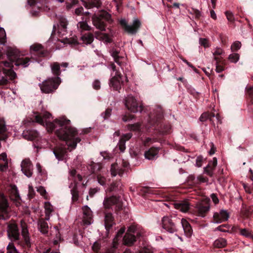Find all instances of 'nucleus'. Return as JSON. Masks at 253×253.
<instances>
[{
  "label": "nucleus",
  "mask_w": 253,
  "mask_h": 253,
  "mask_svg": "<svg viewBox=\"0 0 253 253\" xmlns=\"http://www.w3.org/2000/svg\"><path fill=\"white\" fill-rule=\"evenodd\" d=\"M48 132L55 131L58 137L65 141L70 151L75 149L77 144L81 141L80 137H76L78 134L76 128L70 126V121L65 117L55 119L53 122H46Z\"/></svg>",
  "instance_id": "f257e3e1"
},
{
  "label": "nucleus",
  "mask_w": 253,
  "mask_h": 253,
  "mask_svg": "<svg viewBox=\"0 0 253 253\" xmlns=\"http://www.w3.org/2000/svg\"><path fill=\"white\" fill-rule=\"evenodd\" d=\"M7 56L9 61H0V66L2 65L5 67H9L10 69L5 70L4 73L9 77L11 81L15 79L16 73L12 70L14 67L13 64L16 66H22L26 67L29 65L30 59L28 57H20L19 51L13 48H9L7 51ZM2 58V55L0 52V60Z\"/></svg>",
  "instance_id": "f03ea898"
},
{
  "label": "nucleus",
  "mask_w": 253,
  "mask_h": 253,
  "mask_svg": "<svg viewBox=\"0 0 253 253\" xmlns=\"http://www.w3.org/2000/svg\"><path fill=\"white\" fill-rule=\"evenodd\" d=\"M92 24L98 30L102 32L106 31L107 23H111L113 20L111 15L105 10H100L91 17Z\"/></svg>",
  "instance_id": "7ed1b4c3"
},
{
  "label": "nucleus",
  "mask_w": 253,
  "mask_h": 253,
  "mask_svg": "<svg viewBox=\"0 0 253 253\" xmlns=\"http://www.w3.org/2000/svg\"><path fill=\"white\" fill-rule=\"evenodd\" d=\"M150 122L152 125L155 126V129L158 131L161 135H164L170 132V126L169 125H166L161 123L163 118L162 112H159L156 116L151 114L149 116Z\"/></svg>",
  "instance_id": "20e7f679"
},
{
  "label": "nucleus",
  "mask_w": 253,
  "mask_h": 253,
  "mask_svg": "<svg viewBox=\"0 0 253 253\" xmlns=\"http://www.w3.org/2000/svg\"><path fill=\"white\" fill-rule=\"evenodd\" d=\"M61 83L59 77L52 78L40 84L42 91L45 93H49L54 91Z\"/></svg>",
  "instance_id": "39448f33"
},
{
  "label": "nucleus",
  "mask_w": 253,
  "mask_h": 253,
  "mask_svg": "<svg viewBox=\"0 0 253 253\" xmlns=\"http://www.w3.org/2000/svg\"><path fill=\"white\" fill-rule=\"evenodd\" d=\"M120 24L126 32L131 35H135L138 32L141 25L138 19L134 20L132 25H128L125 19H121Z\"/></svg>",
  "instance_id": "423d86ee"
},
{
  "label": "nucleus",
  "mask_w": 253,
  "mask_h": 253,
  "mask_svg": "<svg viewBox=\"0 0 253 253\" xmlns=\"http://www.w3.org/2000/svg\"><path fill=\"white\" fill-rule=\"evenodd\" d=\"M125 105L127 109L132 113L141 112L143 107L139 105L136 99L131 95H128L126 99Z\"/></svg>",
  "instance_id": "0eeeda50"
},
{
  "label": "nucleus",
  "mask_w": 253,
  "mask_h": 253,
  "mask_svg": "<svg viewBox=\"0 0 253 253\" xmlns=\"http://www.w3.org/2000/svg\"><path fill=\"white\" fill-rule=\"evenodd\" d=\"M30 52L32 57L37 56L38 57H44L47 55L48 52L44 50L43 46L39 43H35L31 46Z\"/></svg>",
  "instance_id": "6e6552de"
},
{
  "label": "nucleus",
  "mask_w": 253,
  "mask_h": 253,
  "mask_svg": "<svg viewBox=\"0 0 253 253\" xmlns=\"http://www.w3.org/2000/svg\"><path fill=\"white\" fill-rule=\"evenodd\" d=\"M125 204L122 201L120 196H112L106 197L103 202V206H124Z\"/></svg>",
  "instance_id": "1a4fd4ad"
},
{
  "label": "nucleus",
  "mask_w": 253,
  "mask_h": 253,
  "mask_svg": "<svg viewBox=\"0 0 253 253\" xmlns=\"http://www.w3.org/2000/svg\"><path fill=\"white\" fill-rule=\"evenodd\" d=\"M162 222L163 228L169 232L173 233L176 231L175 224L170 217L164 216L162 220Z\"/></svg>",
  "instance_id": "9d476101"
},
{
  "label": "nucleus",
  "mask_w": 253,
  "mask_h": 253,
  "mask_svg": "<svg viewBox=\"0 0 253 253\" xmlns=\"http://www.w3.org/2000/svg\"><path fill=\"white\" fill-rule=\"evenodd\" d=\"M7 234L8 237L13 241H16L19 239V233L17 225L14 223H11L8 225Z\"/></svg>",
  "instance_id": "9b49d317"
},
{
  "label": "nucleus",
  "mask_w": 253,
  "mask_h": 253,
  "mask_svg": "<svg viewBox=\"0 0 253 253\" xmlns=\"http://www.w3.org/2000/svg\"><path fill=\"white\" fill-rule=\"evenodd\" d=\"M21 170L27 177H30L32 175L33 166L29 159H25L22 161L21 164Z\"/></svg>",
  "instance_id": "f8f14e48"
},
{
  "label": "nucleus",
  "mask_w": 253,
  "mask_h": 253,
  "mask_svg": "<svg viewBox=\"0 0 253 253\" xmlns=\"http://www.w3.org/2000/svg\"><path fill=\"white\" fill-rule=\"evenodd\" d=\"M83 223L84 225H89L92 222V211L89 207H83Z\"/></svg>",
  "instance_id": "ddd939ff"
},
{
  "label": "nucleus",
  "mask_w": 253,
  "mask_h": 253,
  "mask_svg": "<svg viewBox=\"0 0 253 253\" xmlns=\"http://www.w3.org/2000/svg\"><path fill=\"white\" fill-rule=\"evenodd\" d=\"M230 216V212L225 210H221L219 212H216L213 215V218L216 223H221L227 221Z\"/></svg>",
  "instance_id": "4468645a"
},
{
  "label": "nucleus",
  "mask_w": 253,
  "mask_h": 253,
  "mask_svg": "<svg viewBox=\"0 0 253 253\" xmlns=\"http://www.w3.org/2000/svg\"><path fill=\"white\" fill-rule=\"evenodd\" d=\"M122 76L121 73L117 72L116 75L110 80L109 85L111 87H113L114 89L119 91L121 88V80Z\"/></svg>",
  "instance_id": "2eb2a0df"
},
{
  "label": "nucleus",
  "mask_w": 253,
  "mask_h": 253,
  "mask_svg": "<svg viewBox=\"0 0 253 253\" xmlns=\"http://www.w3.org/2000/svg\"><path fill=\"white\" fill-rule=\"evenodd\" d=\"M217 164V160L215 157H214L212 161L209 162L208 165L204 168V172L210 177L213 175V171L214 170Z\"/></svg>",
  "instance_id": "dca6fc26"
},
{
  "label": "nucleus",
  "mask_w": 253,
  "mask_h": 253,
  "mask_svg": "<svg viewBox=\"0 0 253 253\" xmlns=\"http://www.w3.org/2000/svg\"><path fill=\"white\" fill-rule=\"evenodd\" d=\"M10 198L12 201H13L15 203V206H18V204H21V198L18 193V190L15 185H11L10 192Z\"/></svg>",
  "instance_id": "f3484780"
},
{
  "label": "nucleus",
  "mask_w": 253,
  "mask_h": 253,
  "mask_svg": "<svg viewBox=\"0 0 253 253\" xmlns=\"http://www.w3.org/2000/svg\"><path fill=\"white\" fill-rule=\"evenodd\" d=\"M160 148L158 147H152L148 150L146 151L144 153L145 158L149 160H155L158 158V154Z\"/></svg>",
  "instance_id": "a211bd4d"
},
{
  "label": "nucleus",
  "mask_w": 253,
  "mask_h": 253,
  "mask_svg": "<svg viewBox=\"0 0 253 253\" xmlns=\"http://www.w3.org/2000/svg\"><path fill=\"white\" fill-rule=\"evenodd\" d=\"M50 0H28V2L30 6H33L39 3L43 7L38 6V8L41 10L42 9L44 11H48L50 9L48 4L50 2Z\"/></svg>",
  "instance_id": "6ab92c4d"
},
{
  "label": "nucleus",
  "mask_w": 253,
  "mask_h": 253,
  "mask_svg": "<svg viewBox=\"0 0 253 253\" xmlns=\"http://www.w3.org/2000/svg\"><path fill=\"white\" fill-rule=\"evenodd\" d=\"M84 6L87 9H90L93 7L99 8L102 5L101 0H83Z\"/></svg>",
  "instance_id": "aec40b11"
},
{
  "label": "nucleus",
  "mask_w": 253,
  "mask_h": 253,
  "mask_svg": "<svg viewBox=\"0 0 253 253\" xmlns=\"http://www.w3.org/2000/svg\"><path fill=\"white\" fill-rule=\"evenodd\" d=\"M53 152L58 160H63L66 153L67 150L65 148L60 146H56L53 149Z\"/></svg>",
  "instance_id": "412c9836"
},
{
  "label": "nucleus",
  "mask_w": 253,
  "mask_h": 253,
  "mask_svg": "<svg viewBox=\"0 0 253 253\" xmlns=\"http://www.w3.org/2000/svg\"><path fill=\"white\" fill-rule=\"evenodd\" d=\"M23 137L28 140H34L39 136V133L35 130H25L22 133Z\"/></svg>",
  "instance_id": "4be33fe9"
},
{
  "label": "nucleus",
  "mask_w": 253,
  "mask_h": 253,
  "mask_svg": "<svg viewBox=\"0 0 253 253\" xmlns=\"http://www.w3.org/2000/svg\"><path fill=\"white\" fill-rule=\"evenodd\" d=\"M21 227L22 236L24 240L25 244L28 247H30L31 246V244L27 226L25 222H21Z\"/></svg>",
  "instance_id": "5701e85b"
},
{
  "label": "nucleus",
  "mask_w": 253,
  "mask_h": 253,
  "mask_svg": "<svg viewBox=\"0 0 253 253\" xmlns=\"http://www.w3.org/2000/svg\"><path fill=\"white\" fill-rule=\"evenodd\" d=\"M135 191L138 194L142 196H146L147 194H153L154 190L149 187H137Z\"/></svg>",
  "instance_id": "b1692460"
},
{
  "label": "nucleus",
  "mask_w": 253,
  "mask_h": 253,
  "mask_svg": "<svg viewBox=\"0 0 253 253\" xmlns=\"http://www.w3.org/2000/svg\"><path fill=\"white\" fill-rule=\"evenodd\" d=\"M51 116V114L47 112H44L42 116L39 114L38 113H35V115L34 116V120L36 122L42 125H44V122L43 119H49L50 117Z\"/></svg>",
  "instance_id": "393cba45"
},
{
  "label": "nucleus",
  "mask_w": 253,
  "mask_h": 253,
  "mask_svg": "<svg viewBox=\"0 0 253 253\" xmlns=\"http://www.w3.org/2000/svg\"><path fill=\"white\" fill-rule=\"evenodd\" d=\"M114 224V218L111 213H106L105 216V226L107 230H109Z\"/></svg>",
  "instance_id": "a878e982"
},
{
  "label": "nucleus",
  "mask_w": 253,
  "mask_h": 253,
  "mask_svg": "<svg viewBox=\"0 0 253 253\" xmlns=\"http://www.w3.org/2000/svg\"><path fill=\"white\" fill-rule=\"evenodd\" d=\"M124 244L127 246H131L136 241L134 235L126 233L124 237Z\"/></svg>",
  "instance_id": "bb28decb"
},
{
  "label": "nucleus",
  "mask_w": 253,
  "mask_h": 253,
  "mask_svg": "<svg viewBox=\"0 0 253 253\" xmlns=\"http://www.w3.org/2000/svg\"><path fill=\"white\" fill-rule=\"evenodd\" d=\"M181 224L187 236L190 237L192 233V229L190 224L185 219L181 220Z\"/></svg>",
  "instance_id": "cd10ccee"
},
{
  "label": "nucleus",
  "mask_w": 253,
  "mask_h": 253,
  "mask_svg": "<svg viewBox=\"0 0 253 253\" xmlns=\"http://www.w3.org/2000/svg\"><path fill=\"white\" fill-rule=\"evenodd\" d=\"M195 210L194 214L198 216H204L209 211L210 207H195Z\"/></svg>",
  "instance_id": "c85d7f7f"
},
{
  "label": "nucleus",
  "mask_w": 253,
  "mask_h": 253,
  "mask_svg": "<svg viewBox=\"0 0 253 253\" xmlns=\"http://www.w3.org/2000/svg\"><path fill=\"white\" fill-rule=\"evenodd\" d=\"M83 42L86 44L91 43L94 40V36L93 34L87 33L83 35L81 38Z\"/></svg>",
  "instance_id": "c756f323"
},
{
  "label": "nucleus",
  "mask_w": 253,
  "mask_h": 253,
  "mask_svg": "<svg viewBox=\"0 0 253 253\" xmlns=\"http://www.w3.org/2000/svg\"><path fill=\"white\" fill-rule=\"evenodd\" d=\"M38 228L42 234H46L48 231V226L47 223L42 219L38 222Z\"/></svg>",
  "instance_id": "7c9ffc66"
},
{
  "label": "nucleus",
  "mask_w": 253,
  "mask_h": 253,
  "mask_svg": "<svg viewBox=\"0 0 253 253\" xmlns=\"http://www.w3.org/2000/svg\"><path fill=\"white\" fill-rule=\"evenodd\" d=\"M215 117V114L212 112H207L203 113L200 116L199 120L201 122H205L209 120L211 123H213L212 118Z\"/></svg>",
  "instance_id": "2f4dec72"
},
{
  "label": "nucleus",
  "mask_w": 253,
  "mask_h": 253,
  "mask_svg": "<svg viewBox=\"0 0 253 253\" xmlns=\"http://www.w3.org/2000/svg\"><path fill=\"white\" fill-rule=\"evenodd\" d=\"M52 72L54 75L58 77L61 74L60 65L58 62H53L50 65Z\"/></svg>",
  "instance_id": "473e14b6"
},
{
  "label": "nucleus",
  "mask_w": 253,
  "mask_h": 253,
  "mask_svg": "<svg viewBox=\"0 0 253 253\" xmlns=\"http://www.w3.org/2000/svg\"><path fill=\"white\" fill-rule=\"evenodd\" d=\"M8 207H0V219L5 220L9 218Z\"/></svg>",
  "instance_id": "72a5a7b5"
},
{
  "label": "nucleus",
  "mask_w": 253,
  "mask_h": 253,
  "mask_svg": "<svg viewBox=\"0 0 253 253\" xmlns=\"http://www.w3.org/2000/svg\"><path fill=\"white\" fill-rule=\"evenodd\" d=\"M82 21L78 23V26L83 30L88 31L92 30V28L87 23L88 21H85L84 17H82Z\"/></svg>",
  "instance_id": "f704fd0d"
},
{
  "label": "nucleus",
  "mask_w": 253,
  "mask_h": 253,
  "mask_svg": "<svg viewBox=\"0 0 253 253\" xmlns=\"http://www.w3.org/2000/svg\"><path fill=\"white\" fill-rule=\"evenodd\" d=\"M253 207H242L241 214L243 216H248L253 212Z\"/></svg>",
  "instance_id": "c9c22d12"
},
{
  "label": "nucleus",
  "mask_w": 253,
  "mask_h": 253,
  "mask_svg": "<svg viewBox=\"0 0 253 253\" xmlns=\"http://www.w3.org/2000/svg\"><path fill=\"white\" fill-rule=\"evenodd\" d=\"M227 244L226 240L222 238L216 240L213 243V246L218 248L224 247Z\"/></svg>",
  "instance_id": "e433bc0d"
},
{
  "label": "nucleus",
  "mask_w": 253,
  "mask_h": 253,
  "mask_svg": "<svg viewBox=\"0 0 253 253\" xmlns=\"http://www.w3.org/2000/svg\"><path fill=\"white\" fill-rule=\"evenodd\" d=\"M119 53L120 51L119 50L115 49H113L111 51V56L114 58V61L118 64L121 65V62L120 60L123 57L119 55Z\"/></svg>",
  "instance_id": "4c0bfd02"
},
{
  "label": "nucleus",
  "mask_w": 253,
  "mask_h": 253,
  "mask_svg": "<svg viewBox=\"0 0 253 253\" xmlns=\"http://www.w3.org/2000/svg\"><path fill=\"white\" fill-rule=\"evenodd\" d=\"M120 185L121 182L120 181L113 182L110 184L107 191L110 192L116 191L118 190L119 187H121Z\"/></svg>",
  "instance_id": "58836bf2"
},
{
  "label": "nucleus",
  "mask_w": 253,
  "mask_h": 253,
  "mask_svg": "<svg viewBox=\"0 0 253 253\" xmlns=\"http://www.w3.org/2000/svg\"><path fill=\"white\" fill-rule=\"evenodd\" d=\"M71 193L72 196V201L73 202L77 201L79 198V192L76 185L71 190Z\"/></svg>",
  "instance_id": "ea45409f"
},
{
  "label": "nucleus",
  "mask_w": 253,
  "mask_h": 253,
  "mask_svg": "<svg viewBox=\"0 0 253 253\" xmlns=\"http://www.w3.org/2000/svg\"><path fill=\"white\" fill-rule=\"evenodd\" d=\"M125 231V227H122L118 232L117 234L116 235L115 238L114 239L113 243V248L114 249L116 248L117 246V239L119 237H121L122 235L124 233Z\"/></svg>",
  "instance_id": "a19ab883"
},
{
  "label": "nucleus",
  "mask_w": 253,
  "mask_h": 253,
  "mask_svg": "<svg viewBox=\"0 0 253 253\" xmlns=\"http://www.w3.org/2000/svg\"><path fill=\"white\" fill-rule=\"evenodd\" d=\"M60 26L62 28V30L65 32L67 29V26L68 25V21L67 19L63 17H60L59 19Z\"/></svg>",
  "instance_id": "79ce46f5"
},
{
  "label": "nucleus",
  "mask_w": 253,
  "mask_h": 253,
  "mask_svg": "<svg viewBox=\"0 0 253 253\" xmlns=\"http://www.w3.org/2000/svg\"><path fill=\"white\" fill-rule=\"evenodd\" d=\"M240 233L242 236L253 239V235L251 234V232L249 230L246 229H240Z\"/></svg>",
  "instance_id": "37998d69"
},
{
  "label": "nucleus",
  "mask_w": 253,
  "mask_h": 253,
  "mask_svg": "<svg viewBox=\"0 0 253 253\" xmlns=\"http://www.w3.org/2000/svg\"><path fill=\"white\" fill-rule=\"evenodd\" d=\"M214 59L216 61V71L217 73L221 72L224 70V67L222 66L219 65V63L221 61L220 58L218 57H214Z\"/></svg>",
  "instance_id": "c03bdc74"
},
{
  "label": "nucleus",
  "mask_w": 253,
  "mask_h": 253,
  "mask_svg": "<svg viewBox=\"0 0 253 253\" xmlns=\"http://www.w3.org/2000/svg\"><path fill=\"white\" fill-rule=\"evenodd\" d=\"M90 169L92 173H94L99 171L101 169V166L98 164H96L94 162H92L90 165Z\"/></svg>",
  "instance_id": "a18cd8bd"
},
{
  "label": "nucleus",
  "mask_w": 253,
  "mask_h": 253,
  "mask_svg": "<svg viewBox=\"0 0 253 253\" xmlns=\"http://www.w3.org/2000/svg\"><path fill=\"white\" fill-rule=\"evenodd\" d=\"M0 206H9L6 197L0 193Z\"/></svg>",
  "instance_id": "49530a36"
},
{
  "label": "nucleus",
  "mask_w": 253,
  "mask_h": 253,
  "mask_svg": "<svg viewBox=\"0 0 253 253\" xmlns=\"http://www.w3.org/2000/svg\"><path fill=\"white\" fill-rule=\"evenodd\" d=\"M246 91L250 98L252 103L253 104V87L247 86L246 87Z\"/></svg>",
  "instance_id": "de8ad7c7"
},
{
  "label": "nucleus",
  "mask_w": 253,
  "mask_h": 253,
  "mask_svg": "<svg viewBox=\"0 0 253 253\" xmlns=\"http://www.w3.org/2000/svg\"><path fill=\"white\" fill-rule=\"evenodd\" d=\"M7 253H18L13 243H9L7 246Z\"/></svg>",
  "instance_id": "09e8293b"
},
{
  "label": "nucleus",
  "mask_w": 253,
  "mask_h": 253,
  "mask_svg": "<svg viewBox=\"0 0 253 253\" xmlns=\"http://www.w3.org/2000/svg\"><path fill=\"white\" fill-rule=\"evenodd\" d=\"M241 47V42L239 41L235 42L231 46V49L232 51H237Z\"/></svg>",
  "instance_id": "8fccbe9b"
},
{
  "label": "nucleus",
  "mask_w": 253,
  "mask_h": 253,
  "mask_svg": "<svg viewBox=\"0 0 253 253\" xmlns=\"http://www.w3.org/2000/svg\"><path fill=\"white\" fill-rule=\"evenodd\" d=\"M37 191L40 193V194L45 199H48V194L44 189V188L42 186H40L38 189Z\"/></svg>",
  "instance_id": "3c124183"
},
{
  "label": "nucleus",
  "mask_w": 253,
  "mask_h": 253,
  "mask_svg": "<svg viewBox=\"0 0 253 253\" xmlns=\"http://www.w3.org/2000/svg\"><path fill=\"white\" fill-rule=\"evenodd\" d=\"M240 55L238 53H232L229 55L228 59L234 63H236L239 59Z\"/></svg>",
  "instance_id": "603ef678"
},
{
  "label": "nucleus",
  "mask_w": 253,
  "mask_h": 253,
  "mask_svg": "<svg viewBox=\"0 0 253 253\" xmlns=\"http://www.w3.org/2000/svg\"><path fill=\"white\" fill-rule=\"evenodd\" d=\"M45 213V220H49L50 218V214L53 211L52 207H44Z\"/></svg>",
  "instance_id": "864d4df0"
},
{
  "label": "nucleus",
  "mask_w": 253,
  "mask_h": 253,
  "mask_svg": "<svg viewBox=\"0 0 253 253\" xmlns=\"http://www.w3.org/2000/svg\"><path fill=\"white\" fill-rule=\"evenodd\" d=\"M112 113V109L108 108L104 112L102 113L101 116L105 119H108Z\"/></svg>",
  "instance_id": "5fc2aeb1"
},
{
  "label": "nucleus",
  "mask_w": 253,
  "mask_h": 253,
  "mask_svg": "<svg viewBox=\"0 0 253 253\" xmlns=\"http://www.w3.org/2000/svg\"><path fill=\"white\" fill-rule=\"evenodd\" d=\"M225 14L228 20L231 22H234L235 20L234 16L233 13L230 11H226Z\"/></svg>",
  "instance_id": "6e6d98bb"
},
{
  "label": "nucleus",
  "mask_w": 253,
  "mask_h": 253,
  "mask_svg": "<svg viewBox=\"0 0 253 253\" xmlns=\"http://www.w3.org/2000/svg\"><path fill=\"white\" fill-rule=\"evenodd\" d=\"M119 149L121 152H124L126 149V142L125 140L120 139L118 143Z\"/></svg>",
  "instance_id": "4d7b16f0"
},
{
  "label": "nucleus",
  "mask_w": 253,
  "mask_h": 253,
  "mask_svg": "<svg viewBox=\"0 0 253 253\" xmlns=\"http://www.w3.org/2000/svg\"><path fill=\"white\" fill-rule=\"evenodd\" d=\"M190 13L194 14L195 16V18L198 20L200 19V18L201 16L200 11L197 9L192 8L191 11L190 12Z\"/></svg>",
  "instance_id": "13d9d810"
},
{
  "label": "nucleus",
  "mask_w": 253,
  "mask_h": 253,
  "mask_svg": "<svg viewBox=\"0 0 253 253\" xmlns=\"http://www.w3.org/2000/svg\"><path fill=\"white\" fill-rule=\"evenodd\" d=\"M128 127L131 130H138L140 128V125L138 124H129L128 125Z\"/></svg>",
  "instance_id": "bf43d9fd"
},
{
  "label": "nucleus",
  "mask_w": 253,
  "mask_h": 253,
  "mask_svg": "<svg viewBox=\"0 0 253 253\" xmlns=\"http://www.w3.org/2000/svg\"><path fill=\"white\" fill-rule=\"evenodd\" d=\"M8 168V162H0V170L1 171H5Z\"/></svg>",
  "instance_id": "052dcab7"
},
{
  "label": "nucleus",
  "mask_w": 253,
  "mask_h": 253,
  "mask_svg": "<svg viewBox=\"0 0 253 253\" xmlns=\"http://www.w3.org/2000/svg\"><path fill=\"white\" fill-rule=\"evenodd\" d=\"M172 206H191V203L187 201H183L181 203H176L173 202L172 203L170 204Z\"/></svg>",
  "instance_id": "680f3d73"
},
{
  "label": "nucleus",
  "mask_w": 253,
  "mask_h": 253,
  "mask_svg": "<svg viewBox=\"0 0 253 253\" xmlns=\"http://www.w3.org/2000/svg\"><path fill=\"white\" fill-rule=\"evenodd\" d=\"M200 43L204 47L207 48L209 46V42L208 40L204 38H200L199 40Z\"/></svg>",
  "instance_id": "e2e57ef3"
},
{
  "label": "nucleus",
  "mask_w": 253,
  "mask_h": 253,
  "mask_svg": "<svg viewBox=\"0 0 253 253\" xmlns=\"http://www.w3.org/2000/svg\"><path fill=\"white\" fill-rule=\"evenodd\" d=\"M97 180L99 184L102 185H104L106 183V179L104 176H101L100 174H98L97 176Z\"/></svg>",
  "instance_id": "0e129e2a"
},
{
  "label": "nucleus",
  "mask_w": 253,
  "mask_h": 253,
  "mask_svg": "<svg viewBox=\"0 0 253 253\" xmlns=\"http://www.w3.org/2000/svg\"><path fill=\"white\" fill-rule=\"evenodd\" d=\"M132 134L131 133H127L125 134H123L121 137L120 138L121 139L125 140V142L126 141L129 140L132 137Z\"/></svg>",
  "instance_id": "69168bd1"
},
{
  "label": "nucleus",
  "mask_w": 253,
  "mask_h": 253,
  "mask_svg": "<svg viewBox=\"0 0 253 253\" xmlns=\"http://www.w3.org/2000/svg\"><path fill=\"white\" fill-rule=\"evenodd\" d=\"M116 166H117V164H112L111 167V174L113 176H115L117 174L118 168L116 169Z\"/></svg>",
  "instance_id": "338daca9"
},
{
  "label": "nucleus",
  "mask_w": 253,
  "mask_h": 253,
  "mask_svg": "<svg viewBox=\"0 0 253 253\" xmlns=\"http://www.w3.org/2000/svg\"><path fill=\"white\" fill-rule=\"evenodd\" d=\"M101 35L102 36L103 39L106 42L110 43L112 42L111 38L108 34L101 33Z\"/></svg>",
  "instance_id": "774afa93"
}]
</instances>
